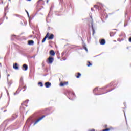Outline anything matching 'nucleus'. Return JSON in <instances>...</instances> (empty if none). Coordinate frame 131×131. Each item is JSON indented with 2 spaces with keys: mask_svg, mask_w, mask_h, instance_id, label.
Returning a JSON list of instances; mask_svg holds the SVG:
<instances>
[{
  "mask_svg": "<svg viewBox=\"0 0 131 131\" xmlns=\"http://www.w3.org/2000/svg\"><path fill=\"white\" fill-rule=\"evenodd\" d=\"M28 102H29V100H27L22 104V106L20 107V111L21 113H24L25 112V107H27V105H26V104H27Z\"/></svg>",
  "mask_w": 131,
  "mask_h": 131,
  "instance_id": "f257e3e1",
  "label": "nucleus"
},
{
  "mask_svg": "<svg viewBox=\"0 0 131 131\" xmlns=\"http://www.w3.org/2000/svg\"><path fill=\"white\" fill-rule=\"evenodd\" d=\"M76 97L75 93L73 92L69 93L68 98L70 100H73Z\"/></svg>",
  "mask_w": 131,
  "mask_h": 131,
  "instance_id": "f03ea898",
  "label": "nucleus"
},
{
  "mask_svg": "<svg viewBox=\"0 0 131 131\" xmlns=\"http://www.w3.org/2000/svg\"><path fill=\"white\" fill-rule=\"evenodd\" d=\"M94 7L97 8L98 10H101L103 8V5L101 3H97V5H95Z\"/></svg>",
  "mask_w": 131,
  "mask_h": 131,
  "instance_id": "7ed1b4c3",
  "label": "nucleus"
},
{
  "mask_svg": "<svg viewBox=\"0 0 131 131\" xmlns=\"http://www.w3.org/2000/svg\"><path fill=\"white\" fill-rule=\"evenodd\" d=\"M54 61V58L52 57H49L47 59V62L48 64H52Z\"/></svg>",
  "mask_w": 131,
  "mask_h": 131,
  "instance_id": "20e7f679",
  "label": "nucleus"
},
{
  "mask_svg": "<svg viewBox=\"0 0 131 131\" xmlns=\"http://www.w3.org/2000/svg\"><path fill=\"white\" fill-rule=\"evenodd\" d=\"M45 117V116L43 115L42 117H40L39 118H38V119H37L34 123V125L36 124L37 123H38L40 121H41L42 119H43Z\"/></svg>",
  "mask_w": 131,
  "mask_h": 131,
  "instance_id": "39448f33",
  "label": "nucleus"
},
{
  "mask_svg": "<svg viewBox=\"0 0 131 131\" xmlns=\"http://www.w3.org/2000/svg\"><path fill=\"white\" fill-rule=\"evenodd\" d=\"M27 69H28V66H27V64H23V66L22 67V70L24 71H26L27 70Z\"/></svg>",
  "mask_w": 131,
  "mask_h": 131,
  "instance_id": "423d86ee",
  "label": "nucleus"
},
{
  "mask_svg": "<svg viewBox=\"0 0 131 131\" xmlns=\"http://www.w3.org/2000/svg\"><path fill=\"white\" fill-rule=\"evenodd\" d=\"M68 82H60V86L61 87H64L65 86L68 85Z\"/></svg>",
  "mask_w": 131,
  "mask_h": 131,
  "instance_id": "0eeeda50",
  "label": "nucleus"
},
{
  "mask_svg": "<svg viewBox=\"0 0 131 131\" xmlns=\"http://www.w3.org/2000/svg\"><path fill=\"white\" fill-rule=\"evenodd\" d=\"M114 130V128L112 126H110L108 128H107L106 129H104V130H102V131H113Z\"/></svg>",
  "mask_w": 131,
  "mask_h": 131,
  "instance_id": "6e6552de",
  "label": "nucleus"
},
{
  "mask_svg": "<svg viewBox=\"0 0 131 131\" xmlns=\"http://www.w3.org/2000/svg\"><path fill=\"white\" fill-rule=\"evenodd\" d=\"M13 69L15 70H19V67L18 66V63H15L13 64Z\"/></svg>",
  "mask_w": 131,
  "mask_h": 131,
  "instance_id": "1a4fd4ad",
  "label": "nucleus"
},
{
  "mask_svg": "<svg viewBox=\"0 0 131 131\" xmlns=\"http://www.w3.org/2000/svg\"><path fill=\"white\" fill-rule=\"evenodd\" d=\"M45 85L46 88H49L51 86V83L49 82H47L45 83Z\"/></svg>",
  "mask_w": 131,
  "mask_h": 131,
  "instance_id": "9d476101",
  "label": "nucleus"
},
{
  "mask_svg": "<svg viewBox=\"0 0 131 131\" xmlns=\"http://www.w3.org/2000/svg\"><path fill=\"white\" fill-rule=\"evenodd\" d=\"M47 38H48V40H52L54 38V35H53V34H51Z\"/></svg>",
  "mask_w": 131,
  "mask_h": 131,
  "instance_id": "9b49d317",
  "label": "nucleus"
},
{
  "mask_svg": "<svg viewBox=\"0 0 131 131\" xmlns=\"http://www.w3.org/2000/svg\"><path fill=\"white\" fill-rule=\"evenodd\" d=\"M49 35H50V33L49 32H47L46 36H45V37L43 38V39L42 41V43L45 42L46 39L48 38V37L49 36Z\"/></svg>",
  "mask_w": 131,
  "mask_h": 131,
  "instance_id": "f8f14e48",
  "label": "nucleus"
},
{
  "mask_svg": "<svg viewBox=\"0 0 131 131\" xmlns=\"http://www.w3.org/2000/svg\"><path fill=\"white\" fill-rule=\"evenodd\" d=\"M49 54H50L51 56L54 57L55 55V53L54 50H50V52H49Z\"/></svg>",
  "mask_w": 131,
  "mask_h": 131,
  "instance_id": "ddd939ff",
  "label": "nucleus"
},
{
  "mask_svg": "<svg viewBox=\"0 0 131 131\" xmlns=\"http://www.w3.org/2000/svg\"><path fill=\"white\" fill-rule=\"evenodd\" d=\"M37 4L38 6H41V5H42L43 4V1L42 0H39L37 2Z\"/></svg>",
  "mask_w": 131,
  "mask_h": 131,
  "instance_id": "4468645a",
  "label": "nucleus"
},
{
  "mask_svg": "<svg viewBox=\"0 0 131 131\" xmlns=\"http://www.w3.org/2000/svg\"><path fill=\"white\" fill-rule=\"evenodd\" d=\"M28 45H29V46H33V40L28 41Z\"/></svg>",
  "mask_w": 131,
  "mask_h": 131,
  "instance_id": "2eb2a0df",
  "label": "nucleus"
},
{
  "mask_svg": "<svg viewBox=\"0 0 131 131\" xmlns=\"http://www.w3.org/2000/svg\"><path fill=\"white\" fill-rule=\"evenodd\" d=\"M87 66H88V67H91V66H92V63L90 61H87Z\"/></svg>",
  "mask_w": 131,
  "mask_h": 131,
  "instance_id": "dca6fc26",
  "label": "nucleus"
},
{
  "mask_svg": "<svg viewBox=\"0 0 131 131\" xmlns=\"http://www.w3.org/2000/svg\"><path fill=\"white\" fill-rule=\"evenodd\" d=\"M100 43L101 45H103L105 43V40L104 39H102Z\"/></svg>",
  "mask_w": 131,
  "mask_h": 131,
  "instance_id": "f3484780",
  "label": "nucleus"
},
{
  "mask_svg": "<svg viewBox=\"0 0 131 131\" xmlns=\"http://www.w3.org/2000/svg\"><path fill=\"white\" fill-rule=\"evenodd\" d=\"M75 76L77 78H80V77L81 76V74L80 73H78L77 75L76 74Z\"/></svg>",
  "mask_w": 131,
  "mask_h": 131,
  "instance_id": "a211bd4d",
  "label": "nucleus"
},
{
  "mask_svg": "<svg viewBox=\"0 0 131 131\" xmlns=\"http://www.w3.org/2000/svg\"><path fill=\"white\" fill-rule=\"evenodd\" d=\"M115 34V33H113L112 32H110V35L111 36V37L113 36Z\"/></svg>",
  "mask_w": 131,
  "mask_h": 131,
  "instance_id": "6ab92c4d",
  "label": "nucleus"
},
{
  "mask_svg": "<svg viewBox=\"0 0 131 131\" xmlns=\"http://www.w3.org/2000/svg\"><path fill=\"white\" fill-rule=\"evenodd\" d=\"M92 30H93V34H94V33H95V29H94L93 24H92Z\"/></svg>",
  "mask_w": 131,
  "mask_h": 131,
  "instance_id": "aec40b11",
  "label": "nucleus"
},
{
  "mask_svg": "<svg viewBox=\"0 0 131 131\" xmlns=\"http://www.w3.org/2000/svg\"><path fill=\"white\" fill-rule=\"evenodd\" d=\"M29 24H30V26L31 28H32L33 26H32V23H31V20H29Z\"/></svg>",
  "mask_w": 131,
  "mask_h": 131,
  "instance_id": "412c9836",
  "label": "nucleus"
},
{
  "mask_svg": "<svg viewBox=\"0 0 131 131\" xmlns=\"http://www.w3.org/2000/svg\"><path fill=\"white\" fill-rule=\"evenodd\" d=\"M38 85L40 86V87H42L43 86V84L41 82H39L38 83Z\"/></svg>",
  "mask_w": 131,
  "mask_h": 131,
  "instance_id": "4be33fe9",
  "label": "nucleus"
},
{
  "mask_svg": "<svg viewBox=\"0 0 131 131\" xmlns=\"http://www.w3.org/2000/svg\"><path fill=\"white\" fill-rule=\"evenodd\" d=\"M98 90V88H95L94 90H93V93H96V92Z\"/></svg>",
  "mask_w": 131,
  "mask_h": 131,
  "instance_id": "5701e85b",
  "label": "nucleus"
},
{
  "mask_svg": "<svg viewBox=\"0 0 131 131\" xmlns=\"http://www.w3.org/2000/svg\"><path fill=\"white\" fill-rule=\"evenodd\" d=\"M8 84L9 87L11 86V84H12V81L8 82Z\"/></svg>",
  "mask_w": 131,
  "mask_h": 131,
  "instance_id": "b1692460",
  "label": "nucleus"
},
{
  "mask_svg": "<svg viewBox=\"0 0 131 131\" xmlns=\"http://www.w3.org/2000/svg\"><path fill=\"white\" fill-rule=\"evenodd\" d=\"M23 89L24 90L23 91V92H25V91L26 90V86H24L23 88Z\"/></svg>",
  "mask_w": 131,
  "mask_h": 131,
  "instance_id": "393cba45",
  "label": "nucleus"
},
{
  "mask_svg": "<svg viewBox=\"0 0 131 131\" xmlns=\"http://www.w3.org/2000/svg\"><path fill=\"white\" fill-rule=\"evenodd\" d=\"M83 48L84 49L85 51H86V52H88V49L85 46L83 47Z\"/></svg>",
  "mask_w": 131,
  "mask_h": 131,
  "instance_id": "a878e982",
  "label": "nucleus"
},
{
  "mask_svg": "<svg viewBox=\"0 0 131 131\" xmlns=\"http://www.w3.org/2000/svg\"><path fill=\"white\" fill-rule=\"evenodd\" d=\"M26 11V13H27L28 16L29 17V13H28V11L27 10H25Z\"/></svg>",
  "mask_w": 131,
  "mask_h": 131,
  "instance_id": "bb28decb",
  "label": "nucleus"
},
{
  "mask_svg": "<svg viewBox=\"0 0 131 131\" xmlns=\"http://www.w3.org/2000/svg\"><path fill=\"white\" fill-rule=\"evenodd\" d=\"M88 131H95V129H89Z\"/></svg>",
  "mask_w": 131,
  "mask_h": 131,
  "instance_id": "cd10ccee",
  "label": "nucleus"
},
{
  "mask_svg": "<svg viewBox=\"0 0 131 131\" xmlns=\"http://www.w3.org/2000/svg\"><path fill=\"white\" fill-rule=\"evenodd\" d=\"M20 82V83H23V79H21Z\"/></svg>",
  "mask_w": 131,
  "mask_h": 131,
  "instance_id": "c85d7f7f",
  "label": "nucleus"
},
{
  "mask_svg": "<svg viewBox=\"0 0 131 131\" xmlns=\"http://www.w3.org/2000/svg\"><path fill=\"white\" fill-rule=\"evenodd\" d=\"M29 120H30V119H28L27 120L26 123H27V122H28V121H29Z\"/></svg>",
  "mask_w": 131,
  "mask_h": 131,
  "instance_id": "c756f323",
  "label": "nucleus"
},
{
  "mask_svg": "<svg viewBox=\"0 0 131 131\" xmlns=\"http://www.w3.org/2000/svg\"><path fill=\"white\" fill-rule=\"evenodd\" d=\"M91 11H93L94 10V8H92L91 9Z\"/></svg>",
  "mask_w": 131,
  "mask_h": 131,
  "instance_id": "7c9ffc66",
  "label": "nucleus"
},
{
  "mask_svg": "<svg viewBox=\"0 0 131 131\" xmlns=\"http://www.w3.org/2000/svg\"><path fill=\"white\" fill-rule=\"evenodd\" d=\"M129 41L131 42V37L129 38Z\"/></svg>",
  "mask_w": 131,
  "mask_h": 131,
  "instance_id": "2f4dec72",
  "label": "nucleus"
},
{
  "mask_svg": "<svg viewBox=\"0 0 131 131\" xmlns=\"http://www.w3.org/2000/svg\"><path fill=\"white\" fill-rule=\"evenodd\" d=\"M112 90H111L108 91L107 92H106V93H108V92H111Z\"/></svg>",
  "mask_w": 131,
  "mask_h": 131,
  "instance_id": "473e14b6",
  "label": "nucleus"
},
{
  "mask_svg": "<svg viewBox=\"0 0 131 131\" xmlns=\"http://www.w3.org/2000/svg\"><path fill=\"white\" fill-rule=\"evenodd\" d=\"M7 95H9V92H8V91H7Z\"/></svg>",
  "mask_w": 131,
  "mask_h": 131,
  "instance_id": "72a5a7b5",
  "label": "nucleus"
},
{
  "mask_svg": "<svg viewBox=\"0 0 131 131\" xmlns=\"http://www.w3.org/2000/svg\"><path fill=\"white\" fill-rule=\"evenodd\" d=\"M9 76H10V74L7 75V77H9Z\"/></svg>",
  "mask_w": 131,
  "mask_h": 131,
  "instance_id": "f704fd0d",
  "label": "nucleus"
},
{
  "mask_svg": "<svg viewBox=\"0 0 131 131\" xmlns=\"http://www.w3.org/2000/svg\"><path fill=\"white\" fill-rule=\"evenodd\" d=\"M107 126V125H105V128H106Z\"/></svg>",
  "mask_w": 131,
  "mask_h": 131,
  "instance_id": "c9c22d12",
  "label": "nucleus"
},
{
  "mask_svg": "<svg viewBox=\"0 0 131 131\" xmlns=\"http://www.w3.org/2000/svg\"><path fill=\"white\" fill-rule=\"evenodd\" d=\"M6 111H7V110H4V111H3V112H6Z\"/></svg>",
  "mask_w": 131,
  "mask_h": 131,
  "instance_id": "e433bc0d",
  "label": "nucleus"
},
{
  "mask_svg": "<svg viewBox=\"0 0 131 131\" xmlns=\"http://www.w3.org/2000/svg\"><path fill=\"white\" fill-rule=\"evenodd\" d=\"M7 81H9V78H7Z\"/></svg>",
  "mask_w": 131,
  "mask_h": 131,
  "instance_id": "4c0bfd02",
  "label": "nucleus"
},
{
  "mask_svg": "<svg viewBox=\"0 0 131 131\" xmlns=\"http://www.w3.org/2000/svg\"><path fill=\"white\" fill-rule=\"evenodd\" d=\"M28 1H29V2H30V1H31V0H27Z\"/></svg>",
  "mask_w": 131,
  "mask_h": 131,
  "instance_id": "58836bf2",
  "label": "nucleus"
},
{
  "mask_svg": "<svg viewBox=\"0 0 131 131\" xmlns=\"http://www.w3.org/2000/svg\"><path fill=\"white\" fill-rule=\"evenodd\" d=\"M0 65H1V66H2V63H0Z\"/></svg>",
  "mask_w": 131,
  "mask_h": 131,
  "instance_id": "ea45409f",
  "label": "nucleus"
},
{
  "mask_svg": "<svg viewBox=\"0 0 131 131\" xmlns=\"http://www.w3.org/2000/svg\"><path fill=\"white\" fill-rule=\"evenodd\" d=\"M27 112H28V111H26V113H27Z\"/></svg>",
  "mask_w": 131,
  "mask_h": 131,
  "instance_id": "a19ab883",
  "label": "nucleus"
},
{
  "mask_svg": "<svg viewBox=\"0 0 131 131\" xmlns=\"http://www.w3.org/2000/svg\"><path fill=\"white\" fill-rule=\"evenodd\" d=\"M14 95H16V93H14Z\"/></svg>",
  "mask_w": 131,
  "mask_h": 131,
  "instance_id": "79ce46f5",
  "label": "nucleus"
},
{
  "mask_svg": "<svg viewBox=\"0 0 131 131\" xmlns=\"http://www.w3.org/2000/svg\"><path fill=\"white\" fill-rule=\"evenodd\" d=\"M14 36H16V35H14Z\"/></svg>",
  "mask_w": 131,
  "mask_h": 131,
  "instance_id": "37998d69",
  "label": "nucleus"
}]
</instances>
